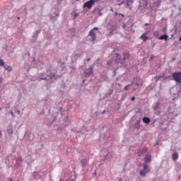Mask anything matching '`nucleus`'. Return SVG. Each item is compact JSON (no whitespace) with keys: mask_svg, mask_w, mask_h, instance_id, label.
Instances as JSON below:
<instances>
[{"mask_svg":"<svg viewBox=\"0 0 181 181\" xmlns=\"http://www.w3.org/2000/svg\"><path fill=\"white\" fill-rule=\"evenodd\" d=\"M143 167H144V170H141L139 171V175H141L143 177H145V176H146V173L149 172L150 169H149V166H148V165L146 164H144Z\"/></svg>","mask_w":181,"mask_h":181,"instance_id":"nucleus-1","label":"nucleus"},{"mask_svg":"<svg viewBox=\"0 0 181 181\" xmlns=\"http://www.w3.org/2000/svg\"><path fill=\"white\" fill-rule=\"evenodd\" d=\"M95 30H98V28L95 27L93 29L90 30L88 33V36H90L92 42H94L97 37V35H95Z\"/></svg>","mask_w":181,"mask_h":181,"instance_id":"nucleus-2","label":"nucleus"},{"mask_svg":"<svg viewBox=\"0 0 181 181\" xmlns=\"http://www.w3.org/2000/svg\"><path fill=\"white\" fill-rule=\"evenodd\" d=\"M173 78L177 83L181 84V72H175L173 74Z\"/></svg>","mask_w":181,"mask_h":181,"instance_id":"nucleus-3","label":"nucleus"},{"mask_svg":"<svg viewBox=\"0 0 181 181\" xmlns=\"http://www.w3.org/2000/svg\"><path fill=\"white\" fill-rule=\"evenodd\" d=\"M113 59L114 60H115V62L117 63H120L121 64H124V61L121 57V54H115L113 56Z\"/></svg>","mask_w":181,"mask_h":181,"instance_id":"nucleus-4","label":"nucleus"},{"mask_svg":"<svg viewBox=\"0 0 181 181\" xmlns=\"http://www.w3.org/2000/svg\"><path fill=\"white\" fill-rule=\"evenodd\" d=\"M94 5V1L93 0H90L83 4V8H88V9H91L93 6Z\"/></svg>","mask_w":181,"mask_h":181,"instance_id":"nucleus-5","label":"nucleus"},{"mask_svg":"<svg viewBox=\"0 0 181 181\" xmlns=\"http://www.w3.org/2000/svg\"><path fill=\"white\" fill-rule=\"evenodd\" d=\"M93 68L90 66L88 69L84 71V75L86 76V77H90V76L93 74Z\"/></svg>","mask_w":181,"mask_h":181,"instance_id":"nucleus-6","label":"nucleus"},{"mask_svg":"<svg viewBox=\"0 0 181 181\" xmlns=\"http://www.w3.org/2000/svg\"><path fill=\"white\" fill-rule=\"evenodd\" d=\"M146 152H148V148L144 147L137 151V155L139 156H142V155H144V153H146Z\"/></svg>","mask_w":181,"mask_h":181,"instance_id":"nucleus-7","label":"nucleus"},{"mask_svg":"<svg viewBox=\"0 0 181 181\" xmlns=\"http://www.w3.org/2000/svg\"><path fill=\"white\" fill-rule=\"evenodd\" d=\"M129 57H131V54L129 52H124L123 53V64H125V61L126 60H129Z\"/></svg>","mask_w":181,"mask_h":181,"instance_id":"nucleus-8","label":"nucleus"},{"mask_svg":"<svg viewBox=\"0 0 181 181\" xmlns=\"http://www.w3.org/2000/svg\"><path fill=\"white\" fill-rule=\"evenodd\" d=\"M152 160V156L147 154L144 158V162L145 163H148V162H151Z\"/></svg>","mask_w":181,"mask_h":181,"instance_id":"nucleus-9","label":"nucleus"},{"mask_svg":"<svg viewBox=\"0 0 181 181\" xmlns=\"http://www.w3.org/2000/svg\"><path fill=\"white\" fill-rule=\"evenodd\" d=\"M140 39H141V40H143L144 42H146V40H148V35L146 33H143L141 36H140Z\"/></svg>","mask_w":181,"mask_h":181,"instance_id":"nucleus-10","label":"nucleus"},{"mask_svg":"<svg viewBox=\"0 0 181 181\" xmlns=\"http://www.w3.org/2000/svg\"><path fill=\"white\" fill-rule=\"evenodd\" d=\"M143 122L145 124H149V122H151V119H149V117H145L143 118Z\"/></svg>","mask_w":181,"mask_h":181,"instance_id":"nucleus-11","label":"nucleus"},{"mask_svg":"<svg viewBox=\"0 0 181 181\" xmlns=\"http://www.w3.org/2000/svg\"><path fill=\"white\" fill-rule=\"evenodd\" d=\"M178 158H179V154H177V153H174L173 154V160H177Z\"/></svg>","mask_w":181,"mask_h":181,"instance_id":"nucleus-12","label":"nucleus"},{"mask_svg":"<svg viewBox=\"0 0 181 181\" xmlns=\"http://www.w3.org/2000/svg\"><path fill=\"white\" fill-rule=\"evenodd\" d=\"M158 39L160 40H168V35H161Z\"/></svg>","mask_w":181,"mask_h":181,"instance_id":"nucleus-13","label":"nucleus"},{"mask_svg":"<svg viewBox=\"0 0 181 181\" xmlns=\"http://www.w3.org/2000/svg\"><path fill=\"white\" fill-rule=\"evenodd\" d=\"M4 69L7 71H11L12 70V66L6 65V66H4Z\"/></svg>","mask_w":181,"mask_h":181,"instance_id":"nucleus-14","label":"nucleus"},{"mask_svg":"<svg viewBox=\"0 0 181 181\" xmlns=\"http://www.w3.org/2000/svg\"><path fill=\"white\" fill-rule=\"evenodd\" d=\"M163 76H154V80L155 81L158 82L159 81V80H160V78H163Z\"/></svg>","mask_w":181,"mask_h":181,"instance_id":"nucleus-15","label":"nucleus"},{"mask_svg":"<svg viewBox=\"0 0 181 181\" xmlns=\"http://www.w3.org/2000/svg\"><path fill=\"white\" fill-rule=\"evenodd\" d=\"M0 66L1 67H4V66H5V62H4V60H2V59H0Z\"/></svg>","mask_w":181,"mask_h":181,"instance_id":"nucleus-16","label":"nucleus"},{"mask_svg":"<svg viewBox=\"0 0 181 181\" xmlns=\"http://www.w3.org/2000/svg\"><path fill=\"white\" fill-rule=\"evenodd\" d=\"M129 87H131V85H127V86H126L124 88V91H127V90H129Z\"/></svg>","mask_w":181,"mask_h":181,"instance_id":"nucleus-17","label":"nucleus"},{"mask_svg":"<svg viewBox=\"0 0 181 181\" xmlns=\"http://www.w3.org/2000/svg\"><path fill=\"white\" fill-rule=\"evenodd\" d=\"M7 132L8 134H13V130H12V129H8Z\"/></svg>","mask_w":181,"mask_h":181,"instance_id":"nucleus-18","label":"nucleus"},{"mask_svg":"<svg viewBox=\"0 0 181 181\" xmlns=\"http://www.w3.org/2000/svg\"><path fill=\"white\" fill-rule=\"evenodd\" d=\"M159 35V32L158 31H155L153 33V36H158Z\"/></svg>","mask_w":181,"mask_h":181,"instance_id":"nucleus-19","label":"nucleus"},{"mask_svg":"<svg viewBox=\"0 0 181 181\" xmlns=\"http://www.w3.org/2000/svg\"><path fill=\"white\" fill-rule=\"evenodd\" d=\"M11 115H12L13 118H15V115L13 114V111L10 112Z\"/></svg>","mask_w":181,"mask_h":181,"instance_id":"nucleus-20","label":"nucleus"},{"mask_svg":"<svg viewBox=\"0 0 181 181\" xmlns=\"http://www.w3.org/2000/svg\"><path fill=\"white\" fill-rule=\"evenodd\" d=\"M16 162H22V158H18V159L16 160Z\"/></svg>","mask_w":181,"mask_h":181,"instance_id":"nucleus-21","label":"nucleus"},{"mask_svg":"<svg viewBox=\"0 0 181 181\" xmlns=\"http://www.w3.org/2000/svg\"><path fill=\"white\" fill-rule=\"evenodd\" d=\"M81 162V163H82L83 166H86V164H84V162H85V160H82Z\"/></svg>","mask_w":181,"mask_h":181,"instance_id":"nucleus-22","label":"nucleus"},{"mask_svg":"<svg viewBox=\"0 0 181 181\" xmlns=\"http://www.w3.org/2000/svg\"><path fill=\"white\" fill-rule=\"evenodd\" d=\"M122 4H124V1H122L121 3H119V4H118V6H121V5H122Z\"/></svg>","mask_w":181,"mask_h":181,"instance_id":"nucleus-23","label":"nucleus"},{"mask_svg":"<svg viewBox=\"0 0 181 181\" xmlns=\"http://www.w3.org/2000/svg\"><path fill=\"white\" fill-rule=\"evenodd\" d=\"M78 15H79L78 13H75V14H74V18H77V16H78Z\"/></svg>","mask_w":181,"mask_h":181,"instance_id":"nucleus-24","label":"nucleus"},{"mask_svg":"<svg viewBox=\"0 0 181 181\" xmlns=\"http://www.w3.org/2000/svg\"><path fill=\"white\" fill-rule=\"evenodd\" d=\"M2 81H3L2 77L0 76V84H1V83H2Z\"/></svg>","mask_w":181,"mask_h":181,"instance_id":"nucleus-25","label":"nucleus"},{"mask_svg":"<svg viewBox=\"0 0 181 181\" xmlns=\"http://www.w3.org/2000/svg\"><path fill=\"white\" fill-rule=\"evenodd\" d=\"M93 4H95V2H98V1L100 0H93Z\"/></svg>","mask_w":181,"mask_h":181,"instance_id":"nucleus-26","label":"nucleus"},{"mask_svg":"<svg viewBox=\"0 0 181 181\" xmlns=\"http://www.w3.org/2000/svg\"><path fill=\"white\" fill-rule=\"evenodd\" d=\"M132 101H135V97L134 96L132 98Z\"/></svg>","mask_w":181,"mask_h":181,"instance_id":"nucleus-27","label":"nucleus"},{"mask_svg":"<svg viewBox=\"0 0 181 181\" xmlns=\"http://www.w3.org/2000/svg\"><path fill=\"white\" fill-rule=\"evenodd\" d=\"M17 114H18V115H21V110H18Z\"/></svg>","mask_w":181,"mask_h":181,"instance_id":"nucleus-28","label":"nucleus"},{"mask_svg":"<svg viewBox=\"0 0 181 181\" xmlns=\"http://www.w3.org/2000/svg\"><path fill=\"white\" fill-rule=\"evenodd\" d=\"M6 108H11V106L9 104H8V106Z\"/></svg>","mask_w":181,"mask_h":181,"instance_id":"nucleus-29","label":"nucleus"},{"mask_svg":"<svg viewBox=\"0 0 181 181\" xmlns=\"http://www.w3.org/2000/svg\"><path fill=\"white\" fill-rule=\"evenodd\" d=\"M110 11H111V12H114V8H110Z\"/></svg>","mask_w":181,"mask_h":181,"instance_id":"nucleus-30","label":"nucleus"},{"mask_svg":"<svg viewBox=\"0 0 181 181\" xmlns=\"http://www.w3.org/2000/svg\"><path fill=\"white\" fill-rule=\"evenodd\" d=\"M111 64V62H107V65L110 66Z\"/></svg>","mask_w":181,"mask_h":181,"instance_id":"nucleus-31","label":"nucleus"},{"mask_svg":"<svg viewBox=\"0 0 181 181\" xmlns=\"http://www.w3.org/2000/svg\"><path fill=\"white\" fill-rule=\"evenodd\" d=\"M2 136V132L0 131V138Z\"/></svg>","mask_w":181,"mask_h":181,"instance_id":"nucleus-32","label":"nucleus"},{"mask_svg":"<svg viewBox=\"0 0 181 181\" xmlns=\"http://www.w3.org/2000/svg\"><path fill=\"white\" fill-rule=\"evenodd\" d=\"M90 60H91V59H90V58L87 59V62H90Z\"/></svg>","mask_w":181,"mask_h":181,"instance_id":"nucleus-33","label":"nucleus"},{"mask_svg":"<svg viewBox=\"0 0 181 181\" xmlns=\"http://www.w3.org/2000/svg\"><path fill=\"white\" fill-rule=\"evenodd\" d=\"M117 15H118V13H115V16H117Z\"/></svg>","mask_w":181,"mask_h":181,"instance_id":"nucleus-34","label":"nucleus"},{"mask_svg":"<svg viewBox=\"0 0 181 181\" xmlns=\"http://www.w3.org/2000/svg\"><path fill=\"white\" fill-rule=\"evenodd\" d=\"M127 6H129V3L127 4Z\"/></svg>","mask_w":181,"mask_h":181,"instance_id":"nucleus-35","label":"nucleus"},{"mask_svg":"<svg viewBox=\"0 0 181 181\" xmlns=\"http://www.w3.org/2000/svg\"><path fill=\"white\" fill-rule=\"evenodd\" d=\"M110 35H112V31H111V32L110 33Z\"/></svg>","mask_w":181,"mask_h":181,"instance_id":"nucleus-36","label":"nucleus"},{"mask_svg":"<svg viewBox=\"0 0 181 181\" xmlns=\"http://www.w3.org/2000/svg\"><path fill=\"white\" fill-rule=\"evenodd\" d=\"M98 15H99V16H101V13H99Z\"/></svg>","mask_w":181,"mask_h":181,"instance_id":"nucleus-37","label":"nucleus"},{"mask_svg":"<svg viewBox=\"0 0 181 181\" xmlns=\"http://www.w3.org/2000/svg\"><path fill=\"white\" fill-rule=\"evenodd\" d=\"M119 15H121L123 18H124V14H119Z\"/></svg>","mask_w":181,"mask_h":181,"instance_id":"nucleus-38","label":"nucleus"},{"mask_svg":"<svg viewBox=\"0 0 181 181\" xmlns=\"http://www.w3.org/2000/svg\"><path fill=\"white\" fill-rule=\"evenodd\" d=\"M148 25H149V24H148V23H146V24H145V26H148Z\"/></svg>","mask_w":181,"mask_h":181,"instance_id":"nucleus-39","label":"nucleus"},{"mask_svg":"<svg viewBox=\"0 0 181 181\" xmlns=\"http://www.w3.org/2000/svg\"><path fill=\"white\" fill-rule=\"evenodd\" d=\"M152 59H153V57H150V60H152Z\"/></svg>","mask_w":181,"mask_h":181,"instance_id":"nucleus-40","label":"nucleus"},{"mask_svg":"<svg viewBox=\"0 0 181 181\" xmlns=\"http://www.w3.org/2000/svg\"><path fill=\"white\" fill-rule=\"evenodd\" d=\"M104 112H105V110H104V111L102 112V114H104Z\"/></svg>","mask_w":181,"mask_h":181,"instance_id":"nucleus-41","label":"nucleus"},{"mask_svg":"<svg viewBox=\"0 0 181 181\" xmlns=\"http://www.w3.org/2000/svg\"><path fill=\"white\" fill-rule=\"evenodd\" d=\"M50 78H53V77H52V76H51V77H50Z\"/></svg>","mask_w":181,"mask_h":181,"instance_id":"nucleus-42","label":"nucleus"},{"mask_svg":"<svg viewBox=\"0 0 181 181\" xmlns=\"http://www.w3.org/2000/svg\"><path fill=\"white\" fill-rule=\"evenodd\" d=\"M1 110H2V109L0 107V111H1Z\"/></svg>","mask_w":181,"mask_h":181,"instance_id":"nucleus-43","label":"nucleus"}]
</instances>
